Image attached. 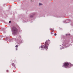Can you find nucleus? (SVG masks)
<instances>
[{"instance_id": "1", "label": "nucleus", "mask_w": 73, "mask_h": 73, "mask_svg": "<svg viewBox=\"0 0 73 73\" xmlns=\"http://www.w3.org/2000/svg\"><path fill=\"white\" fill-rule=\"evenodd\" d=\"M50 40H48L46 41L45 42V43L44 44V46L42 45L41 48H44L45 49H48V47L49 46V44H48V43L49 42Z\"/></svg>"}, {"instance_id": "9", "label": "nucleus", "mask_w": 73, "mask_h": 73, "mask_svg": "<svg viewBox=\"0 0 73 73\" xmlns=\"http://www.w3.org/2000/svg\"><path fill=\"white\" fill-rule=\"evenodd\" d=\"M54 35V36H56V35H57V34H56V33H55Z\"/></svg>"}, {"instance_id": "4", "label": "nucleus", "mask_w": 73, "mask_h": 73, "mask_svg": "<svg viewBox=\"0 0 73 73\" xmlns=\"http://www.w3.org/2000/svg\"><path fill=\"white\" fill-rule=\"evenodd\" d=\"M66 46H69V44H66Z\"/></svg>"}, {"instance_id": "6", "label": "nucleus", "mask_w": 73, "mask_h": 73, "mask_svg": "<svg viewBox=\"0 0 73 73\" xmlns=\"http://www.w3.org/2000/svg\"><path fill=\"white\" fill-rule=\"evenodd\" d=\"M42 4H41V3H39V5H42Z\"/></svg>"}, {"instance_id": "14", "label": "nucleus", "mask_w": 73, "mask_h": 73, "mask_svg": "<svg viewBox=\"0 0 73 73\" xmlns=\"http://www.w3.org/2000/svg\"><path fill=\"white\" fill-rule=\"evenodd\" d=\"M31 17H32L31 16Z\"/></svg>"}, {"instance_id": "8", "label": "nucleus", "mask_w": 73, "mask_h": 73, "mask_svg": "<svg viewBox=\"0 0 73 73\" xmlns=\"http://www.w3.org/2000/svg\"><path fill=\"white\" fill-rule=\"evenodd\" d=\"M14 63H13L12 64V65H13V66H15V65H14Z\"/></svg>"}, {"instance_id": "10", "label": "nucleus", "mask_w": 73, "mask_h": 73, "mask_svg": "<svg viewBox=\"0 0 73 73\" xmlns=\"http://www.w3.org/2000/svg\"><path fill=\"white\" fill-rule=\"evenodd\" d=\"M16 48H17L18 47V46L17 45L15 46Z\"/></svg>"}, {"instance_id": "7", "label": "nucleus", "mask_w": 73, "mask_h": 73, "mask_svg": "<svg viewBox=\"0 0 73 73\" xmlns=\"http://www.w3.org/2000/svg\"><path fill=\"white\" fill-rule=\"evenodd\" d=\"M66 35H67V36H68V35H69V36H70V34H66Z\"/></svg>"}, {"instance_id": "12", "label": "nucleus", "mask_w": 73, "mask_h": 73, "mask_svg": "<svg viewBox=\"0 0 73 73\" xmlns=\"http://www.w3.org/2000/svg\"><path fill=\"white\" fill-rule=\"evenodd\" d=\"M16 50H17V48H16Z\"/></svg>"}, {"instance_id": "3", "label": "nucleus", "mask_w": 73, "mask_h": 73, "mask_svg": "<svg viewBox=\"0 0 73 73\" xmlns=\"http://www.w3.org/2000/svg\"><path fill=\"white\" fill-rule=\"evenodd\" d=\"M64 65L65 68H70V66H67L69 65V63H68V62L65 63Z\"/></svg>"}, {"instance_id": "5", "label": "nucleus", "mask_w": 73, "mask_h": 73, "mask_svg": "<svg viewBox=\"0 0 73 73\" xmlns=\"http://www.w3.org/2000/svg\"><path fill=\"white\" fill-rule=\"evenodd\" d=\"M73 66V64H70V66H70V67H71V66Z\"/></svg>"}, {"instance_id": "11", "label": "nucleus", "mask_w": 73, "mask_h": 73, "mask_svg": "<svg viewBox=\"0 0 73 73\" xmlns=\"http://www.w3.org/2000/svg\"><path fill=\"white\" fill-rule=\"evenodd\" d=\"M11 23V21H10L9 22V23Z\"/></svg>"}, {"instance_id": "13", "label": "nucleus", "mask_w": 73, "mask_h": 73, "mask_svg": "<svg viewBox=\"0 0 73 73\" xmlns=\"http://www.w3.org/2000/svg\"><path fill=\"white\" fill-rule=\"evenodd\" d=\"M6 71H7V72H8V70H7Z\"/></svg>"}, {"instance_id": "2", "label": "nucleus", "mask_w": 73, "mask_h": 73, "mask_svg": "<svg viewBox=\"0 0 73 73\" xmlns=\"http://www.w3.org/2000/svg\"><path fill=\"white\" fill-rule=\"evenodd\" d=\"M12 31L13 32H14V33H16V32H18V29L15 27H12Z\"/></svg>"}]
</instances>
